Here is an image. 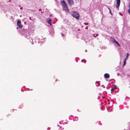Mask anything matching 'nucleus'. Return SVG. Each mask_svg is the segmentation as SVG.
<instances>
[{
  "label": "nucleus",
  "instance_id": "f257e3e1",
  "mask_svg": "<svg viewBox=\"0 0 130 130\" xmlns=\"http://www.w3.org/2000/svg\"><path fill=\"white\" fill-rule=\"evenodd\" d=\"M61 4L63 8V9L65 11L67 12H69V9H68L67 5L64 0H62L61 1Z\"/></svg>",
  "mask_w": 130,
  "mask_h": 130
},
{
  "label": "nucleus",
  "instance_id": "f03ea898",
  "mask_svg": "<svg viewBox=\"0 0 130 130\" xmlns=\"http://www.w3.org/2000/svg\"><path fill=\"white\" fill-rule=\"evenodd\" d=\"M72 16L74 18L78 20L79 19V14L76 12H74L72 14Z\"/></svg>",
  "mask_w": 130,
  "mask_h": 130
},
{
  "label": "nucleus",
  "instance_id": "7ed1b4c3",
  "mask_svg": "<svg viewBox=\"0 0 130 130\" xmlns=\"http://www.w3.org/2000/svg\"><path fill=\"white\" fill-rule=\"evenodd\" d=\"M120 0H116V8L118 9H119V7L120 5Z\"/></svg>",
  "mask_w": 130,
  "mask_h": 130
},
{
  "label": "nucleus",
  "instance_id": "20e7f679",
  "mask_svg": "<svg viewBox=\"0 0 130 130\" xmlns=\"http://www.w3.org/2000/svg\"><path fill=\"white\" fill-rule=\"evenodd\" d=\"M17 25L20 28H22V26L21 25V21L19 20H18L17 22Z\"/></svg>",
  "mask_w": 130,
  "mask_h": 130
},
{
  "label": "nucleus",
  "instance_id": "39448f33",
  "mask_svg": "<svg viewBox=\"0 0 130 130\" xmlns=\"http://www.w3.org/2000/svg\"><path fill=\"white\" fill-rule=\"evenodd\" d=\"M112 41L113 43H115L118 46L120 47V45L119 44L118 42L117 41H116L114 38H112Z\"/></svg>",
  "mask_w": 130,
  "mask_h": 130
},
{
  "label": "nucleus",
  "instance_id": "423d86ee",
  "mask_svg": "<svg viewBox=\"0 0 130 130\" xmlns=\"http://www.w3.org/2000/svg\"><path fill=\"white\" fill-rule=\"evenodd\" d=\"M70 6L73 5V2L72 0H67Z\"/></svg>",
  "mask_w": 130,
  "mask_h": 130
},
{
  "label": "nucleus",
  "instance_id": "0eeeda50",
  "mask_svg": "<svg viewBox=\"0 0 130 130\" xmlns=\"http://www.w3.org/2000/svg\"><path fill=\"white\" fill-rule=\"evenodd\" d=\"M109 77V75L108 73H106L104 75V77L105 78H108Z\"/></svg>",
  "mask_w": 130,
  "mask_h": 130
},
{
  "label": "nucleus",
  "instance_id": "6e6552de",
  "mask_svg": "<svg viewBox=\"0 0 130 130\" xmlns=\"http://www.w3.org/2000/svg\"><path fill=\"white\" fill-rule=\"evenodd\" d=\"M114 88L111 89V92L112 93V92L114 91V90L116 88L117 86L116 85H114Z\"/></svg>",
  "mask_w": 130,
  "mask_h": 130
},
{
  "label": "nucleus",
  "instance_id": "1a4fd4ad",
  "mask_svg": "<svg viewBox=\"0 0 130 130\" xmlns=\"http://www.w3.org/2000/svg\"><path fill=\"white\" fill-rule=\"evenodd\" d=\"M47 22L48 24H51V23L52 22L51 19H49L48 20Z\"/></svg>",
  "mask_w": 130,
  "mask_h": 130
},
{
  "label": "nucleus",
  "instance_id": "9d476101",
  "mask_svg": "<svg viewBox=\"0 0 130 130\" xmlns=\"http://www.w3.org/2000/svg\"><path fill=\"white\" fill-rule=\"evenodd\" d=\"M126 59H125V60H124V63L123 65V66L124 65L126 64Z\"/></svg>",
  "mask_w": 130,
  "mask_h": 130
},
{
  "label": "nucleus",
  "instance_id": "9b49d317",
  "mask_svg": "<svg viewBox=\"0 0 130 130\" xmlns=\"http://www.w3.org/2000/svg\"><path fill=\"white\" fill-rule=\"evenodd\" d=\"M129 56V54L128 53H126V58H127L128 56Z\"/></svg>",
  "mask_w": 130,
  "mask_h": 130
},
{
  "label": "nucleus",
  "instance_id": "f8f14e48",
  "mask_svg": "<svg viewBox=\"0 0 130 130\" xmlns=\"http://www.w3.org/2000/svg\"><path fill=\"white\" fill-rule=\"evenodd\" d=\"M84 24L85 25H88V23H84Z\"/></svg>",
  "mask_w": 130,
  "mask_h": 130
},
{
  "label": "nucleus",
  "instance_id": "ddd939ff",
  "mask_svg": "<svg viewBox=\"0 0 130 130\" xmlns=\"http://www.w3.org/2000/svg\"><path fill=\"white\" fill-rule=\"evenodd\" d=\"M129 8L128 9V10H130V2H129Z\"/></svg>",
  "mask_w": 130,
  "mask_h": 130
},
{
  "label": "nucleus",
  "instance_id": "4468645a",
  "mask_svg": "<svg viewBox=\"0 0 130 130\" xmlns=\"http://www.w3.org/2000/svg\"><path fill=\"white\" fill-rule=\"evenodd\" d=\"M41 40L42 41H43V40ZM43 42V41H40V42H39V43L40 42V43H41L42 42Z\"/></svg>",
  "mask_w": 130,
  "mask_h": 130
},
{
  "label": "nucleus",
  "instance_id": "2eb2a0df",
  "mask_svg": "<svg viewBox=\"0 0 130 130\" xmlns=\"http://www.w3.org/2000/svg\"><path fill=\"white\" fill-rule=\"evenodd\" d=\"M26 30V29H23L22 31H25Z\"/></svg>",
  "mask_w": 130,
  "mask_h": 130
},
{
  "label": "nucleus",
  "instance_id": "dca6fc26",
  "mask_svg": "<svg viewBox=\"0 0 130 130\" xmlns=\"http://www.w3.org/2000/svg\"><path fill=\"white\" fill-rule=\"evenodd\" d=\"M128 12L130 14V10H128Z\"/></svg>",
  "mask_w": 130,
  "mask_h": 130
},
{
  "label": "nucleus",
  "instance_id": "f3484780",
  "mask_svg": "<svg viewBox=\"0 0 130 130\" xmlns=\"http://www.w3.org/2000/svg\"><path fill=\"white\" fill-rule=\"evenodd\" d=\"M119 14L120 15H122V13H121L120 12H119Z\"/></svg>",
  "mask_w": 130,
  "mask_h": 130
},
{
  "label": "nucleus",
  "instance_id": "a211bd4d",
  "mask_svg": "<svg viewBox=\"0 0 130 130\" xmlns=\"http://www.w3.org/2000/svg\"><path fill=\"white\" fill-rule=\"evenodd\" d=\"M12 21H13H13H14V19H13V18H12Z\"/></svg>",
  "mask_w": 130,
  "mask_h": 130
},
{
  "label": "nucleus",
  "instance_id": "6ab92c4d",
  "mask_svg": "<svg viewBox=\"0 0 130 130\" xmlns=\"http://www.w3.org/2000/svg\"><path fill=\"white\" fill-rule=\"evenodd\" d=\"M98 83V85H96V86H100V84H99V83Z\"/></svg>",
  "mask_w": 130,
  "mask_h": 130
},
{
  "label": "nucleus",
  "instance_id": "aec40b11",
  "mask_svg": "<svg viewBox=\"0 0 130 130\" xmlns=\"http://www.w3.org/2000/svg\"><path fill=\"white\" fill-rule=\"evenodd\" d=\"M101 86L103 87L104 88H105V87L103 85H102Z\"/></svg>",
  "mask_w": 130,
  "mask_h": 130
},
{
  "label": "nucleus",
  "instance_id": "412c9836",
  "mask_svg": "<svg viewBox=\"0 0 130 130\" xmlns=\"http://www.w3.org/2000/svg\"><path fill=\"white\" fill-rule=\"evenodd\" d=\"M88 26H87V27H86V28H85V29H88Z\"/></svg>",
  "mask_w": 130,
  "mask_h": 130
},
{
  "label": "nucleus",
  "instance_id": "4be33fe9",
  "mask_svg": "<svg viewBox=\"0 0 130 130\" xmlns=\"http://www.w3.org/2000/svg\"><path fill=\"white\" fill-rule=\"evenodd\" d=\"M50 129V127H49V128H47V129H48V130H49Z\"/></svg>",
  "mask_w": 130,
  "mask_h": 130
},
{
  "label": "nucleus",
  "instance_id": "5701e85b",
  "mask_svg": "<svg viewBox=\"0 0 130 130\" xmlns=\"http://www.w3.org/2000/svg\"><path fill=\"white\" fill-rule=\"evenodd\" d=\"M109 10H110V9H109ZM110 14H112V13H111V11H110Z\"/></svg>",
  "mask_w": 130,
  "mask_h": 130
},
{
  "label": "nucleus",
  "instance_id": "b1692460",
  "mask_svg": "<svg viewBox=\"0 0 130 130\" xmlns=\"http://www.w3.org/2000/svg\"><path fill=\"white\" fill-rule=\"evenodd\" d=\"M62 36L63 37V36H64V35H63V34L62 33H61Z\"/></svg>",
  "mask_w": 130,
  "mask_h": 130
},
{
  "label": "nucleus",
  "instance_id": "393cba45",
  "mask_svg": "<svg viewBox=\"0 0 130 130\" xmlns=\"http://www.w3.org/2000/svg\"><path fill=\"white\" fill-rule=\"evenodd\" d=\"M23 9V8L22 7H21V8H20V9H21V10H22Z\"/></svg>",
  "mask_w": 130,
  "mask_h": 130
},
{
  "label": "nucleus",
  "instance_id": "a878e982",
  "mask_svg": "<svg viewBox=\"0 0 130 130\" xmlns=\"http://www.w3.org/2000/svg\"><path fill=\"white\" fill-rule=\"evenodd\" d=\"M98 35V34H96V35H95V36H97ZM94 36L95 37V36Z\"/></svg>",
  "mask_w": 130,
  "mask_h": 130
},
{
  "label": "nucleus",
  "instance_id": "bb28decb",
  "mask_svg": "<svg viewBox=\"0 0 130 130\" xmlns=\"http://www.w3.org/2000/svg\"><path fill=\"white\" fill-rule=\"evenodd\" d=\"M29 18H30L29 19L30 20H31V18L30 17H29Z\"/></svg>",
  "mask_w": 130,
  "mask_h": 130
},
{
  "label": "nucleus",
  "instance_id": "cd10ccee",
  "mask_svg": "<svg viewBox=\"0 0 130 130\" xmlns=\"http://www.w3.org/2000/svg\"><path fill=\"white\" fill-rule=\"evenodd\" d=\"M127 58H126H126H125V59H126H126H127Z\"/></svg>",
  "mask_w": 130,
  "mask_h": 130
},
{
  "label": "nucleus",
  "instance_id": "c85d7f7f",
  "mask_svg": "<svg viewBox=\"0 0 130 130\" xmlns=\"http://www.w3.org/2000/svg\"><path fill=\"white\" fill-rule=\"evenodd\" d=\"M24 24H26V22H24Z\"/></svg>",
  "mask_w": 130,
  "mask_h": 130
},
{
  "label": "nucleus",
  "instance_id": "c756f323",
  "mask_svg": "<svg viewBox=\"0 0 130 130\" xmlns=\"http://www.w3.org/2000/svg\"><path fill=\"white\" fill-rule=\"evenodd\" d=\"M85 51L86 52H87V50H85Z\"/></svg>",
  "mask_w": 130,
  "mask_h": 130
},
{
  "label": "nucleus",
  "instance_id": "7c9ffc66",
  "mask_svg": "<svg viewBox=\"0 0 130 130\" xmlns=\"http://www.w3.org/2000/svg\"><path fill=\"white\" fill-rule=\"evenodd\" d=\"M64 29L63 28H62V30Z\"/></svg>",
  "mask_w": 130,
  "mask_h": 130
},
{
  "label": "nucleus",
  "instance_id": "2f4dec72",
  "mask_svg": "<svg viewBox=\"0 0 130 130\" xmlns=\"http://www.w3.org/2000/svg\"><path fill=\"white\" fill-rule=\"evenodd\" d=\"M84 61H85V63L86 62V61L85 60H84Z\"/></svg>",
  "mask_w": 130,
  "mask_h": 130
},
{
  "label": "nucleus",
  "instance_id": "473e14b6",
  "mask_svg": "<svg viewBox=\"0 0 130 130\" xmlns=\"http://www.w3.org/2000/svg\"><path fill=\"white\" fill-rule=\"evenodd\" d=\"M0 7H1V8H2L1 5H0Z\"/></svg>",
  "mask_w": 130,
  "mask_h": 130
},
{
  "label": "nucleus",
  "instance_id": "72a5a7b5",
  "mask_svg": "<svg viewBox=\"0 0 130 130\" xmlns=\"http://www.w3.org/2000/svg\"><path fill=\"white\" fill-rule=\"evenodd\" d=\"M83 60H82V61H81V62H82V61H83Z\"/></svg>",
  "mask_w": 130,
  "mask_h": 130
},
{
  "label": "nucleus",
  "instance_id": "f704fd0d",
  "mask_svg": "<svg viewBox=\"0 0 130 130\" xmlns=\"http://www.w3.org/2000/svg\"><path fill=\"white\" fill-rule=\"evenodd\" d=\"M57 80V79H56V82Z\"/></svg>",
  "mask_w": 130,
  "mask_h": 130
},
{
  "label": "nucleus",
  "instance_id": "c9c22d12",
  "mask_svg": "<svg viewBox=\"0 0 130 130\" xmlns=\"http://www.w3.org/2000/svg\"><path fill=\"white\" fill-rule=\"evenodd\" d=\"M32 90V89H31V90Z\"/></svg>",
  "mask_w": 130,
  "mask_h": 130
},
{
  "label": "nucleus",
  "instance_id": "e433bc0d",
  "mask_svg": "<svg viewBox=\"0 0 130 130\" xmlns=\"http://www.w3.org/2000/svg\"><path fill=\"white\" fill-rule=\"evenodd\" d=\"M108 100L109 101V99H108Z\"/></svg>",
  "mask_w": 130,
  "mask_h": 130
},
{
  "label": "nucleus",
  "instance_id": "4c0bfd02",
  "mask_svg": "<svg viewBox=\"0 0 130 130\" xmlns=\"http://www.w3.org/2000/svg\"><path fill=\"white\" fill-rule=\"evenodd\" d=\"M97 83V82H96V84Z\"/></svg>",
  "mask_w": 130,
  "mask_h": 130
},
{
  "label": "nucleus",
  "instance_id": "58836bf2",
  "mask_svg": "<svg viewBox=\"0 0 130 130\" xmlns=\"http://www.w3.org/2000/svg\"><path fill=\"white\" fill-rule=\"evenodd\" d=\"M31 43H32V44H33L32 42H31Z\"/></svg>",
  "mask_w": 130,
  "mask_h": 130
}]
</instances>
